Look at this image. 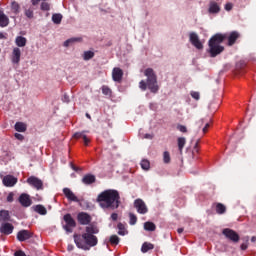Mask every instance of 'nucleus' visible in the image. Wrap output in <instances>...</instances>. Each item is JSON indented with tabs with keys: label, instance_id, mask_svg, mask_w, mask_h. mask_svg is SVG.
<instances>
[{
	"label": "nucleus",
	"instance_id": "nucleus-44",
	"mask_svg": "<svg viewBox=\"0 0 256 256\" xmlns=\"http://www.w3.org/2000/svg\"><path fill=\"white\" fill-rule=\"evenodd\" d=\"M178 131H180L181 133H187V127L183 126V125H178L177 126Z\"/></svg>",
	"mask_w": 256,
	"mask_h": 256
},
{
	"label": "nucleus",
	"instance_id": "nucleus-41",
	"mask_svg": "<svg viewBox=\"0 0 256 256\" xmlns=\"http://www.w3.org/2000/svg\"><path fill=\"white\" fill-rule=\"evenodd\" d=\"M49 9H51V6L49 5V3H47V2H42V4H41V10H42V11H49Z\"/></svg>",
	"mask_w": 256,
	"mask_h": 256
},
{
	"label": "nucleus",
	"instance_id": "nucleus-50",
	"mask_svg": "<svg viewBox=\"0 0 256 256\" xmlns=\"http://www.w3.org/2000/svg\"><path fill=\"white\" fill-rule=\"evenodd\" d=\"M209 127H210L209 123H206L205 126L202 129L203 133H207Z\"/></svg>",
	"mask_w": 256,
	"mask_h": 256
},
{
	"label": "nucleus",
	"instance_id": "nucleus-29",
	"mask_svg": "<svg viewBox=\"0 0 256 256\" xmlns=\"http://www.w3.org/2000/svg\"><path fill=\"white\" fill-rule=\"evenodd\" d=\"M144 229L145 231H155V229H157V226H155V223L153 222H145Z\"/></svg>",
	"mask_w": 256,
	"mask_h": 256
},
{
	"label": "nucleus",
	"instance_id": "nucleus-7",
	"mask_svg": "<svg viewBox=\"0 0 256 256\" xmlns=\"http://www.w3.org/2000/svg\"><path fill=\"white\" fill-rule=\"evenodd\" d=\"M222 234L226 239H229L232 243H237L241 237L231 228H225L222 231Z\"/></svg>",
	"mask_w": 256,
	"mask_h": 256
},
{
	"label": "nucleus",
	"instance_id": "nucleus-35",
	"mask_svg": "<svg viewBox=\"0 0 256 256\" xmlns=\"http://www.w3.org/2000/svg\"><path fill=\"white\" fill-rule=\"evenodd\" d=\"M119 241H120V239H119V236H117V235H112L110 237L111 245H119Z\"/></svg>",
	"mask_w": 256,
	"mask_h": 256
},
{
	"label": "nucleus",
	"instance_id": "nucleus-56",
	"mask_svg": "<svg viewBox=\"0 0 256 256\" xmlns=\"http://www.w3.org/2000/svg\"><path fill=\"white\" fill-rule=\"evenodd\" d=\"M251 241H252V243H255V242H256V237L253 236V237L251 238Z\"/></svg>",
	"mask_w": 256,
	"mask_h": 256
},
{
	"label": "nucleus",
	"instance_id": "nucleus-51",
	"mask_svg": "<svg viewBox=\"0 0 256 256\" xmlns=\"http://www.w3.org/2000/svg\"><path fill=\"white\" fill-rule=\"evenodd\" d=\"M62 101L64 102V103H69V96H67L66 94L63 96V98H62Z\"/></svg>",
	"mask_w": 256,
	"mask_h": 256
},
{
	"label": "nucleus",
	"instance_id": "nucleus-23",
	"mask_svg": "<svg viewBox=\"0 0 256 256\" xmlns=\"http://www.w3.org/2000/svg\"><path fill=\"white\" fill-rule=\"evenodd\" d=\"M15 43L17 45V47H25V45H27V38L23 37V36H17L15 39Z\"/></svg>",
	"mask_w": 256,
	"mask_h": 256
},
{
	"label": "nucleus",
	"instance_id": "nucleus-37",
	"mask_svg": "<svg viewBox=\"0 0 256 256\" xmlns=\"http://www.w3.org/2000/svg\"><path fill=\"white\" fill-rule=\"evenodd\" d=\"M248 247H249V236L246 237V242L241 244L240 249L242 251H247Z\"/></svg>",
	"mask_w": 256,
	"mask_h": 256
},
{
	"label": "nucleus",
	"instance_id": "nucleus-26",
	"mask_svg": "<svg viewBox=\"0 0 256 256\" xmlns=\"http://www.w3.org/2000/svg\"><path fill=\"white\" fill-rule=\"evenodd\" d=\"M177 143H178L179 152L183 153V148L185 147V144L187 143V140L185 139V137H179L177 139Z\"/></svg>",
	"mask_w": 256,
	"mask_h": 256
},
{
	"label": "nucleus",
	"instance_id": "nucleus-34",
	"mask_svg": "<svg viewBox=\"0 0 256 256\" xmlns=\"http://www.w3.org/2000/svg\"><path fill=\"white\" fill-rule=\"evenodd\" d=\"M118 235H127V230H125V225L123 223H118Z\"/></svg>",
	"mask_w": 256,
	"mask_h": 256
},
{
	"label": "nucleus",
	"instance_id": "nucleus-10",
	"mask_svg": "<svg viewBox=\"0 0 256 256\" xmlns=\"http://www.w3.org/2000/svg\"><path fill=\"white\" fill-rule=\"evenodd\" d=\"M18 201L22 207H31L33 205V200H31V196L27 193H22Z\"/></svg>",
	"mask_w": 256,
	"mask_h": 256
},
{
	"label": "nucleus",
	"instance_id": "nucleus-54",
	"mask_svg": "<svg viewBox=\"0 0 256 256\" xmlns=\"http://www.w3.org/2000/svg\"><path fill=\"white\" fill-rule=\"evenodd\" d=\"M74 246L73 245H68V251H73Z\"/></svg>",
	"mask_w": 256,
	"mask_h": 256
},
{
	"label": "nucleus",
	"instance_id": "nucleus-17",
	"mask_svg": "<svg viewBox=\"0 0 256 256\" xmlns=\"http://www.w3.org/2000/svg\"><path fill=\"white\" fill-rule=\"evenodd\" d=\"M17 239L20 242L27 241V239H31V232L29 230H21L17 233Z\"/></svg>",
	"mask_w": 256,
	"mask_h": 256
},
{
	"label": "nucleus",
	"instance_id": "nucleus-9",
	"mask_svg": "<svg viewBox=\"0 0 256 256\" xmlns=\"http://www.w3.org/2000/svg\"><path fill=\"white\" fill-rule=\"evenodd\" d=\"M0 177H2V183L4 187H15V185H17V182H18L17 177L11 174H8L6 176L0 175Z\"/></svg>",
	"mask_w": 256,
	"mask_h": 256
},
{
	"label": "nucleus",
	"instance_id": "nucleus-30",
	"mask_svg": "<svg viewBox=\"0 0 256 256\" xmlns=\"http://www.w3.org/2000/svg\"><path fill=\"white\" fill-rule=\"evenodd\" d=\"M11 10L15 15H18L19 11L21 10V6L16 1L12 2Z\"/></svg>",
	"mask_w": 256,
	"mask_h": 256
},
{
	"label": "nucleus",
	"instance_id": "nucleus-8",
	"mask_svg": "<svg viewBox=\"0 0 256 256\" xmlns=\"http://www.w3.org/2000/svg\"><path fill=\"white\" fill-rule=\"evenodd\" d=\"M134 207L137 210V213L140 215H145L149 212V208H147V204H145V201L143 199L138 198L134 201Z\"/></svg>",
	"mask_w": 256,
	"mask_h": 256
},
{
	"label": "nucleus",
	"instance_id": "nucleus-13",
	"mask_svg": "<svg viewBox=\"0 0 256 256\" xmlns=\"http://www.w3.org/2000/svg\"><path fill=\"white\" fill-rule=\"evenodd\" d=\"M11 61L14 65H19L21 62V48L14 47L11 54Z\"/></svg>",
	"mask_w": 256,
	"mask_h": 256
},
{
	"label": "nucleus",
	"instance_id": "nucleus-31",
	"mask_svg": "<svg viewBox=\"0 0 256 256\" xmlns=\"http://www.w3.org/2000/svg\"><path fill=\"white\" fill-rule=\"evenodd\" d=\"M93 57H95V52L93 51L84 52V56H83L84 61H89L90 59H93Z\"/></svg>",
	"mask_w": 256,
	"mask_h": 256
},
{
	"label": "nucleus",
	"instance_id": "nucleus-60",
	"mask_svg": "<svg viewBox=\"0 0 256 256\" xmlns=\"http://www.w3.org/2000/svg\"><path fill=\"white\" fill-rule=\"evenodd\" d=\"M201 123H203V120H201Z\"/></svg>",
	"mask_w": 256,
	"mask_h": 256
},
{
	"label": "nucleus",
	"instance_id": "nucleus-25",
	"mask_svg": "<svg viewBox=\"0 0 256 256\" xmlns=\"http://www.w3.org/2000/svg\"><path fill=\"white\" fill-rule=\"evenodd\" d=\"M34 211L39 213V215H47V208L45 206L38 204L34 207Z\"/></svg>",
	"mask_w": 256,
	"mask_h": 256
},
{
	"label": "nucleus",
	"instance_id": "nucleus-33",
	"mask_svg": "<svg viewBox=\"0 0 256 256\" xmlns=\"http://www.w3.org/2000/svg\"><path fill=\"white\" fill-rule=\"evenodd\" d=\"M77 41H81V38H70L64 42V47H69V45L77 43Z\"/></svg>",
	"mask_w": 256,
	"mask_h": 256
},
{
	"label": "nucleus",
	"instance_id": "nucleus-12",
	"mask_svg": "<svg viewBox=\"0 0 256 256\" xmlns=\"http://www.w3.org/2000/svg\"><path fill=\"white\" fill-rule=\"evenodd\" d=\"M91 215L87 212H80L77 215V221L80 225H89L91 223Z\"/></svg>",
	"mask_w": 256,
	"mask_h": 256
},
{
	"label": "nucleus",
	"instance_id": "nucleus-59",
	"mask_svg": "<svg viewBox=\"0 0 256 256\" xmlns=\"http://www.w3.org/2000/svg\"><path fill=\"white\" fill-rule=\"evenodd\" d=\"M197 145H199V143H196V144H195V149H197Z\"/></svg>",
	"mask_w": 256,
	"mask_h": 256
},
{
	"label": "nucleus",
	"instance_id": "nucleus-1",
	"mask_svg": "<svg viewBox=\"0 0 256 256\" xmlns=\"http://www.w3.org/2000/svg\"><path fill=\"white\" fill-rule=\"evenodd\" d=\"M241 37V34L238 31H232L230 33H216L214 34L208 41V53L210 57H217V55H221L223 51H225V46H222L221 43L226 41L227 46L233 47L235 43H237V39Z\"/></svg>",
	"mask_w": 256,
	"mask_h": 256
},
{
	"label": "nucleus",
	"instance_id": "nucleus-2",
	"mask_svg": "<svg viewBox=\"0 0 256 256\" xmlns=\"http://www.w3.org/2000/svg\"><path fill=\"white\" fill-rule=\"evenodd\" d=\"M97 233H99V228L95 225H89L85 228V232L82 234H74V243L78 249H83V251H89L91 247H96L99 243L97 238Z\"/></svg>",
	"mask_w": 256,
	"mask_h": 256
},
{
	"label": "nucleus",
	"instance_id": "nucleus-32",
	"mask_svg": "<svg viewBox=\"0 0 256 256\" xmlns=\"http://www.w3.org/2000/svg\"><path fill=\"white\" fill-rule=\"evenodd\" d=\"M140 165L144 171H149V169H151V163L149 160H142Z\"/></svg>",
	"mask_w": 256,
	"mask_h": 256
},
{
	"label": "nucleus",
	"instance_id": "nucleus-52",
	"mask_svg": "<svg viewBox=\"0 0 256 256\" xmlns=\"http://www.w3.org/2000/svg\"><path fill=\"white\" fill-rule=\"evenodd\" d=\"M71 168L73 169V171H81V168L71 164Z\"/></svg>",
	"mask_w": 256,
	"mask_h": 256
},
{
	"label": "nucleus",
	"instance_id": "nucleus-5",
	"mask_svg": "<svg viewBox=\"0 0 256 256\" xmlns=\"http://www.w3.org/2000/svg\"><path fill=\"white\" fill-rule=\"evenodd\" d=\"M26 183L30 185V187H33V189H36V191H43V180L40 178H37V176H30L27 178Z\"/></svg>",
	"mask_w": 256,
	"mask_h": 256
},
{
	"label": "nucleus",
	"instance_id": "nucleus-47",
	"mask_svg": "<svg viewBox=\"0 0 256 256\" xmlns=\"http://www.w3.org/2000/svg\"><path fill=\"white\" fill-rule=\"evenodd\" d=\"M14 137H15L16 139H18L19 141H23V139H25V138L23 137V134H20V133H15V134H14Z\"/></svg>",
	"mask_w": 256,
	"mask_h": 256
},
{
	"label": "nucleus",
	"instance_id": "nucleus-6",
	"mask_svg": "<svg viewBox=\"0 0 256 256\" xmlns=\"http://www.w3.org/2000/svg\"><path fill=\"white\" fill-rule=\"evenodd\" d=\"M63 219L66 223V225H64L65 231H67V233H73V229L77 227V222H75L73 216H71V214H65Z\"/></svg>",
	"mask_w": 256,
	"mask_h": 256
},
{
	"label": "nucleus",
	"instance_id": "nucleus-42",
	"mask_svg": "<svg viewBox=\"0 0 256 256\" xmlns=\"http://www.w3.org/2000/svg\"><path fill=\"white\" fill-rule=\"evenodd\" d=\"M15 194L13 192H10L6 198L8 203H13Z\"/></svg>",
	"mask_w": 256,
	"mask_h": 256
},
{
	"label": "nucleus",
	"instance_id": "nucleus-4",
	"mask_svg": "<svg viewBox=\"0 0 256 256\" xmlns=\"http://www.w3.org/2000/svg\"><path fill=\"white\" fill-rule=\"evenodd\" d=\"M145 77L147 80H141L139 83V87L142 91H147V88L151 91V93H157L159 91V84H157V74L152 68H147L144 71Z\"/></svg>",
	"mask_w": 256,
	"mask_h": 256
},
{
	"label": "nucleus",
	"instance_id": "nucleus-15",
	"mask_svg": "<svg viewBox=\"0 0 256 256\" xmlns=\"http://www.w3.org/2000/svg\"><path fill=\"white\" fill-rule=\"evenodd\" d=\"M14 229L15 226H13V224L6 222L0 226V233H2V235H11Z\"/></svg>",
	"mask_w": 256,
	"mask_h": 256
},
{
	"label": "nucleus",
	"instance_id": "nucleus-20",
	"mask_svg": "<svg viewBox=\"0 0 256 256\" xmlns=\"http://www.w3.org/2000/svg\"><path fill=\"white\" fill-rule=\"evenodd\" d=\"M213 207H215L217 215H225L227 213V207L223 203H214Z\"/></svg>",
	"mask_w": 256,
	"mask_h": 256
},
{
	"label": "nucleus",
	"instance_id": "nucleus-18",
	"mask_svg": "<svg viewBox=\"0 0 256 256\" xmlns=\"http://www.w3.org/2000/svg\"><path fill=\"white\" fill-rule=\"evenodd\" d=\"M209 13L212 15H215L217 13H220L221 11V6L215 1H210L209 8H208Z\"/></svg>",
	"mask_w": 256,
	"mask_h": 256
},
{
	"label": "nucleus",
	"instance_id": "nucleus-16",
	"mask_svg": "<svg viewBox=\"0 0 256 256\" xmlns=\"http://www.w3.org/2000/svg\"><path fill=\"white\" fill-rule=\"evenodd\" d=\"M63 193H64L66 199H68V201H73L74 203H79V198H77V196H75V193H73V191H71L69 188H64Z\"/></svg>",
	"mask_w": 256,
	"mask_h": 256
},
{
	"label": "nucleus",
	"instance_id": "nucleus-43",
	"mask_svg": "<svg viewBox=\"0 0 256 256\" xmlns=\"http://www.w3.org/2000/svg\"><path fill=\"white\" fill-rule=\"evenodd\" d=\"M25 15L28 17V19H33V9L25 10Z\"/></svg>",
	"mask_w": 256,
	"mask_h": 256
},
{
	"label": "nucleus",
	"instance_id": "nucleus-28",
	"mask_svg": "<svg viewBox=\"0 0 256 256\" xmlns=\"http://www.w3.org/2000/svg\"><path fill=\"white\" fill-rule=\"evenodd\" d=\"M52 21L55 25H60L61 21H63V15L61 14H53Z\"/></svg>",
	"mask_w": 256,
	"mask_h": 256
},
{
	"label": "nucleus",
	"instance_id": "nucleus-53",
	"mask_svg": "<svg viewBox=\"0 0 256 256\" xmlns=\"http://www.w3.org/2000/svg\"><path fill=\"white\" fill-rule=\"evenodd\" d=\"M145 139H153V135L151 134H145Z\"/></svg>",
	"mask_w": 256,
	"mask_h": 256
},
{
	"label": "nucleus",
	"instance_id": "nucleus-46",
	"mask_svg": "<svg viewBox=\"0 0 256 256\" xmlns=\"http://www.w3.org/2000/svg\"><path fill=\"white\" fill-rule=\"evenodd\" d=\"M224 9L226 11H231V9H233V3L231 2L226 3Z\"/></svg>",
	"mask_w": 256,
	"mask_h": 256
},
{
	"label": "nucleus",
	"instance_id": "nucleus-21",
	"mask_svg": "<svg viewBox=\"0 0 256 256\" xmlns=\"http://www.w3.org/2000/svg\"><path fill=\"white\" fill-rule=\"evenodd\" d=\"M9 26V17L3 12V10H0V27H8Z\"/></svg>",
	"mask_w": 256,
	"mask_h": 256
},
{
	"label": "nucleus",
	"instance_id": "nucleus-57",
	"mask_svg": "<svg viewBox=\"0 0 256 256\" xmlns=\"http://www.w3.org/2000/svg\"><path fill=\"white\" fill-rule=\"evenodd\" d=\"M0 39H5V36L3 35V33H0Z\"/></svg>",
	"mask_w": 256,
	"mask_h": 256
},
{
	"label": "nucleus",
	"instance_id": "nucleus-27",
	"mask_svg": "<svg viewBox=\"0 0 256 256\" xmlns=\"http://www.w3.org/2000/svg\"><path fill=\"white\" fill-rule=\"evenodd\" d=\"M11 219V216L9 215L8 210H1L0 211V222L2 221H9Z\"/></svg>",
	"mask_w": 256,
	"mask_h": 256
},
{
	"label": "nucleus",
	"instance_id": "nucleus-45",
	"mask_svg": "<svg viewBox=\"0 0 256 256\" xmlns=\"http://www.w3.org/2000/svg\"><path fill=\"white\" fill-rule=\"evenodd\" d=\"M191 97H192L193 99H196V101H199V99H200V94H199V92H191Z\"/></svg>",
	"mask_w": 256,
	"mask_h": 256
},
{
	"label": "nucleus",
	"instance_id": "nucleus-11",
	"mask_svg": "<svg viewBox=\"0 0 256 256\" xmlns=\"http://www.w3.org/2000/svg\"><path fill=\"white\" fill-rule=\"evenodd\" d=\"M190 43L196 48V49H203V43L201 40H199V35L195 32H191L189 35Z\"/></svg>",
	"mask_w": 256,
	"mask_h": 256
},
{
	"label": "nucleus",
	"instance_id": "nucleus-38",
	"mask_svg": "<svg viewBox=\"0 0 256 256\" xmlns=\"http://www.w3.org/2000/svg\"><path fill=\"white\" fill-rule=\"evenodd\" d=\"M129 218H130V225H135L137 223V216H135V214L130 213Z\"/></svg>",
	"mask_w": 256,
	"mask_h": 256
},
{
	"label": "nucleus",
	"instance_id": "nucleus-48",
	"mask_svg": "<svg viewBox=\"0 0 256 256\" xmlns=\"http://www.w3.org/2000/svg\"><path fill=\"white\" fill-rule=\"evenodd\" d=\"M83 141H84V145H89V143H91V140L87 137V135H84L83 136Z\"/></svg>",
	"mask_w": 256,
	"mask_h": 256
},
{
	"label": "nucleus",
	"instance_id": "nucleus-19",
	"mask_svg": "<svg viewBox=\"0 0 256 256\" xmlns=\"http://www.w3.org/2000/svg\"><path fill=\"white\" fill-rule=\"evenodd\" d=\"M95 181H97V177H95V175L93 174H86L82 178V183L84 185H93Z\"/></svg>",
	"mask_w": 256,
	"mask_h": 256
},
{
	"label": "nucleus",
	"instance_id": "nucleus-39",
	"mask_svg": "<svg viewBox=\"0 0 256 256\" xmlns=\"http://www.w3.org/2000/svg\"><path fill=\"white\" fill-rule=\"evenodd\" d=\"M103 95H111V88L109 86H102Z\"/></svg>",
	"mask_w": 256,
	"mask_h": 256
},
{
	"label": "nucleus",
	"instance_id": "nucleus-49",
	"mask_svg": "<svg viewBox=\"0 0 256 256\" xmlns=\"http://www.w3.org/2000/svg\"><path fill=\"white\" fill-rule=\"evenodd\" d=\"M111 219H112V221H117V220L119 219V214H117V213H112V214H111Z\"/></svg>",
	"mask_w": 256,
	"mask_h": 256
},
{
	"label": "nucleus",
	"instance_id": "nucleus-58",
	"mask_svg": "<svg viewBox=\"0 0 256 256\" xmlns=\"http://www.w3.org/2000/svg\"><path fill=\"white\" fill-rule=\"evenodd\" d=\"M87 119H91V115L89 113H86Z\"/></svg>",
	"mask_w": 256,
	"mask_h": 256
},
{
	"label": "nucleus",
	"instance_id": "nucleus-36",
	"mask_svg": "<svg viewBox=\"0 0 256 256\" xmlns=\"http://www.w3.org/2000/svg\"><path fill=\"white\" fill-rule=\"evenodd\" d=\"M163 161L164 163H171V155L169 152L165 151L163 154Z\"/></svg>",
	"mask_w": 256,
	"mask_h": 256
},
{
	"label": "nucleus",
	"instance_id": "nucleus-3",
	"mask_svg": "<svg viewBox=\"0 0 256 256\" xmlns=\"http://www.w3.org/2000/svg\"><path fill=\"white\" fill-rule=\"evenodd\" d=\"M96 201L102 209H112V211H115L121 205V196L119 191L108 189L101 192L97 196Z\"/></svg>",
	"mask_w": 256,
	"mask_h": 256
},
{
	"label": "nucleus",
	"instance_id": "nucleus-14",
	"mask_svg": "<svg viewBox=\"0 0 256 256\" xmlns=\"http://www.w3.org/2000/svg\"><path fill=\"white\" fill-rule=\"evenodd\" d=\"M112 79L115 83H121V81H123V70L119 67L113 68Z\"/></svg>",
	"mask_w": 256,
	"mask_h": 256
},
{
	"label": "nucleus",
	"instance_id": "nucleus-55",
	"mask_svg": "<svg viewBox=\"0 0 256 256\" xmlns=\"http://www.w3.org/2000/svg\"><path fill=\"white\" fill-rule=\"evenodd\" d=\"M183 231H184L183 228H178L177 229V233H179V234L183 233Z\"/></svg>",
	"mask_w": 256,
	"mask_h": 256
},
{
	"label": "nucleus",
	"instance_id": "nucleus-40",
	"mask_svg": "<svg viewBox=\"0 0 256 256\" xmlns=\"http://www.w3.org/2000/svg\"><path fill=\"white\" fill-rule=\"evenodd\" d=\"M74 139H83V137H85V131H82V132H76L74 135H73Z\"/></svg>",
	"mask_w": 256,
	"mask_h": 256
},
{
	"label": "nucleus",
	"instance_id": "nucleus-24",
	"mask_svg": "<svg viewBox=\"0 0 256 256\" xmlns=\"http://www.w3.org/2000/svg\"><path fill=\"white\" fill-rule=\"evenodd\" d=\"M153 249H155V245H153V244H151L149 242H144L142 244V247H141L142 253H147V252H149V251H151Z\"/></svg>",
	"mask_w": 256,
	"mask_h": 256
},
{
	"label": "nucleus",
	"instance_id": "nucleus-22",
	"mask_svg": "<svg viewBox=\"0 0 256 256\" xmlns=\"http://www.w3.org/2000/svg\"><path fill=\"white\" fill-rule=\"evenodd\" d=\"M15 131H18V133H25L27 131V125L23 122H16Z\"/></svg>",
	"mask_w": 256,
	"mask_h": 256
}]
</instances>
